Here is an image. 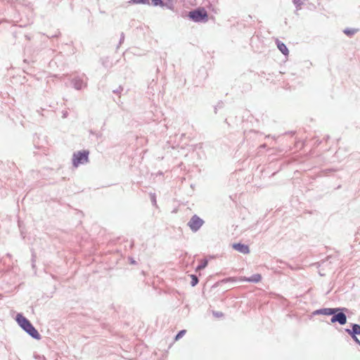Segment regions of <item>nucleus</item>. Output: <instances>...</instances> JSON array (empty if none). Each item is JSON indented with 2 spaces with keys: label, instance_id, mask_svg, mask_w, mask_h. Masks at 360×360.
Segmentation results:
<instances>
[{
  "label": "nucleus",
  "instance_id": "1",
  "mask_svg": "<svg viewBox=\"0 0 360 360\" xmlns=\"http://www.w3.org/2000/svg\"><path fill=\"white\" fill-rule=\"evenodd\" d=\"M15 320L16 321L18 326L32 338L35 340H39L41 338V335L37 330L33 326L32 323L22 314H17Z\"/></svg>",
  "mask_w": 360,
  "mask_h": 360
},
{
  "label": "nucleus",
  "instance_id": "2",
  "mask_svg": "<svg viewBox=\"0 0 360 360\" xmlns=\"http://www.w3.org/2000/svg\"><path fill=\"white\" fill-rule=\"evenodd\" d=\"M89 153L83 151H77L73 154L72 164L74 167H77L80 165L85 164L88 162Z\"/></svg>",
  "mask_w": 360,
  "mask_h": 360
},
{
  "label": "nucleus",
  "instance_id": "3",
  "mask_svg": "<svg viewBox=\"0 0 360 360\" xmlns=\"http://www.w3.org/2000/svg\"><path fill=\"white\" fill-rule=\"evenodd\" d=\"M188 17L194 22H206L207 20V13L204 9H197L188 13Z\"/></svg>",
  "mask_w": 360,
  "mask_h": 360
},
{
  "label": "nucleus",
  "instance_id": "4",
  "mask_svg": "<svg viewBox=\"0 0 360 360\" xmlns=\"http://www.w3.org/2000/svg\"><path fill=\"white\" fill-rule=\"evenodd\" d=\"M204 221L197 215H194L191 217L188 223V226L193 231L196 232L203 225Z\"/></svg>",
  "mask_w": 360,
  "mask_h": 360
},
{
  "label": "nucleus",
  "instance_id": "5",
  "mask_svg": "<svg viewBox=\"0 0 360 360\" xmlns=\"http://www.w3.org/2000/svg\"><path fill=\"white\" fill-rule=\"evenodd\" d=\"M331 322H338L341 325H344L347 322L346 315L342 312L335 313L331 318Z\"/></svg>",
  "mask_w": 360,
  "mask_h": 360
},
{
  "label": "nucleus",
  "instance_id": "6",
  "mask_svg": "<svg viewBox=\"0 0 360 360\" xmlns=\"http://www.w3.org/2000/svg\"><path fill=\"white\" fill-rule=\"evenodd\" d=\"M340 310V308H334V309L325 308V309L316 310V311H314V314H323V315H333L336 312L339 311Z\"/></svg>",
  "mask_w": 360,
  "mask_h": 360
},
{
  "label": "nucleus",
  "instance_id": "7",
  "mask_svg": "<svg viewBox=\"0 0 360 360\" xmlns=\"http://www.w3.org/2000/svg\"><path fill=\"white\" fill-rule=\"evenodd\" d=\"M72 82L73 86L77 90L82 89L83 87L86 86V82L83 79V78L79 77L74 78Z\"/></svg>",
  "mask_w": 360,
  "mask_h": 360
},
{
  "label": "nucleus",
  "instance_id": "8",
  "mask_svg": "<svg viewBox=\"0 0 360 360\" xmlns=\"http://www.w3.org/2000/svg\"><path fill=\"white\" fill-rule=\"evenodd\" d=\"M233 248L243 254H248L250 252L248 246L241 243L233 244Z\"/></svg>",
  "mask_w": 360,
  "mask_h": 360
},
{
  "label": "nucleus",
  "instance_id": "9",
  "mask_svg": "<svg viewBox=\"0 0 360 360\" xmlns=\"http://www.w3.org/2000/svg\"><path fill=\"white\" fill-rule=\"evenodd\" d=\"M346 332L351 336L360 335V326L358 324H353L352 329H346Z\"/></svg>",
  "mask_w": 360,
  "mask_h": 360
},
{
  "label": "nucleus",
  "instance_id": "10",
  "mask_svg": "<svg viewBox=\"0 0 360 360\" xmlns=\"http://www.w3.org/2000/svg\"><path fill=\"white\" fill-rule=\"evenodd\" d=\"M261 278H262L261 275L259 274H254L253 276H252L250 278L244 277L241 280L242 281H248V282L258 283L259 281H260Z\"/></svg>",
  "mask_w": 360,
  "mask_h": 360
},
{
  "label": "nucleus",
  "instance_id": "11",
  "mask_svg": "<svg viewBox=\"0 0 360 360\" xmlns=\"http://www.w3.org/2000/svg\"><path fill=\"white\" fill-rule=\"evenodd\" d=\"M277 47L283 54H284L285 56L288 55V53H289L288 49L283 43L278 41Z\"/></svg>",
  "mask_w": 360,
  "mask_h": 360
},
{
  "label": "nucleus",
  "instance_id": "12",
  "mask_svg": "<svg viewBox=\"0 0 360 360\" xmlns=\"http://www.w3.org/2000/svg\"><path fill=\"white\" fill-rule=\"evenodd\" d=\"M359 31L358 29H356V28H347L345 30H344V33L345 34H347V36H353L354 34H355L356 33H357Z\"/></svg>",
  "mask_w": 360,
  "mask_h": 360
},
{
  "label": "nucleus",
  "instance_id": "13",
  "mask_svg": "<svg viewBox=\"0 0 360 360\" xmlns=\"http://www.w3.org/2000/svg\"><path fill=\"white\" fill-rule=\"evenodd\" d=\"M152 4L155 6H165V4L162 2V0H152Z\"/></svg>",
  "mask_w": 360,
  "mask_h": 360
},
{
  "label": "nucleus",
  "instance_id": "14",
  "mask_svg": "<svg viewBox=\"0 0 360 360\" xmlns=\"http://www.w3.org/2000/svg\"><path fill=\"white\" fill-rule=\"evenodd\" d=\"M207 265V260H203L201 264L198 266L197 270L203 269H205Z\"/></svg>",
  "mask_w": 360,
  "mask_h": 360
},
{
  "label": "nucleus",
  "instance_id": "15",
  "mask_svg": "<svg viewBox=\"0 0 360 360\" xmlns=\"http://www.w3.org/2000/svg\"><path fill=\"white\" fill-rule=\"evenodd\" d=\"M186 333V330H182L181 331H179V333L176 335V338H175V340H179L180 338H181Z\"/></svg>",
  "mask_w": 360,
  "mask_h": 360
},
{
  "label": "nucleus",
  "instance_id": "16",
  "mask_svg": "<svg viewBox=\"0 0 360 360\" xmlns=\"http://www.w3.org/2000/svg\"><path fill=\"white\" fill-rule=\"evenodd\" d=\"M305 0H294L293 2L295 4V5L299 8L303 4H304V1Z\"/></svg>",
  "mask_w": 360,
  "mask_h": 360
},
{
  "label": "nucleus",
  "instance_id": "17",
  "mask_svg": "<svg viewBox=\"0 0 360 360\" xmlns=\"http://www.w3.org/2000/svg\"><path fill=\"white\" fill-rule=\"evenodd\" d=\"M191 278H192L191 285L195 286L198 282V278L194 275H192Z\"/></svg>",
  "mask_w": 360,
  "mask_h": 360
},
{
  "label": "nucleus",
  "instance_id": "18",
  "mask_svg": "<svg viewBox=\"0 0 360 360\" xmlns=\"http://www.w3.org/2000/svg\"><path fill=\"white\" fill-rule=\"evenodd\" d=\"M134 4H146L147 0H132Z\"/></svg>",
  "mask_w": 360,
  "mask_h": 360
},
{
  "label": "nucleus",
  "instance_id": "19",
  "mask_svg": "<svg viewBox=\"0 0 360 360\" xmlns=\"http://www.w3.org/2000/svg\"><path fill=\"white\" fill-rule=\"evenodd\" d=\"M213 314H214L215 316H217V317H220V316H222V314H221V312H215V311H214V312H213Z\"/></svg>",
  "mask_w": 360,
  "mask_h": 360
},
{
  "label": "nucleus",
  "instance_id": "20",
  "mask_svg": "<svg viewBox=\"0 0 360 360\" xmlns=\"http://www.w3.org/2000/svg\"><path fill=\"white\" fill-rule=\"evenodd\" d=\"M352 338L354 339V340L356 342H357V343L360 344V341H359V339L356 337V335H354V336H352Z\"/></svg>",
  "mask_w": 360,
  "mask_h": 360
},
{
  "label": "nucleus",
  "instance_id": "21",
  "mask_svg": "<svg viewBox=\"0 0 360 360\" xmlns=\"http://www.w3.org/2000/svg\"><path fill=\"white\" fill-rule=\"evenodd\" d=\"M34 143L37 148H41V146L39 145V143L37 142L35 139H34Z\"/></svg>",
  "mask_w": 360,
  "mask_h": 360
},
{
  "label": "nucleus",
  "instance_id": "22",
  "mask_svg": "<svg viewBox=\"0 0 360 360\" xmlns=\"http://www.w3.org/2000/svg\"><path fill=\"white\" fill-rule=\"evenodd\" d=\"M34 357L35 359L40 358L39 355H38V354H34Z\"/></svg>",
  "mask_w": 360,
  "mask_h": 360
},
{
  "label": "nucleus",
  "instance_id": "23",
  "mask_svg": "<svg viewBox=\"0 0 360 360\" xmlns=\"http://www.w3.org/2000/svg\"><path fill=\"white\" fill-rule=\"evenodd\" d=\"M42 359H43V360H45V357H44V356H42Z\"/></svg>",
  "mask_w": 360,
  "mask_h": 360
}]
</instances>
